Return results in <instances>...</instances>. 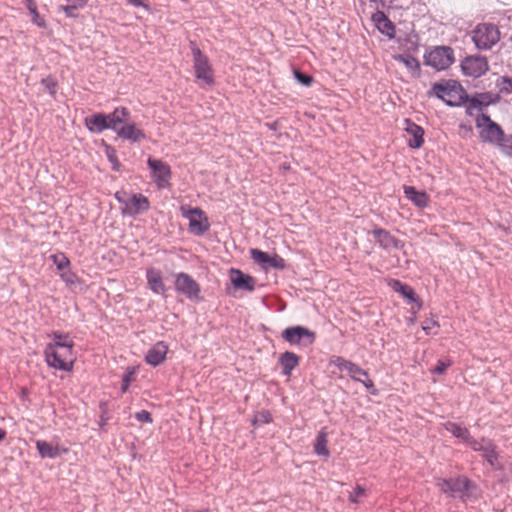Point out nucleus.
I'll use <instances>...</instances> for the list:
<instances>
[{
  "label": "nucleus",
  "instance_id": "obj_1",
  "mask_svg": "<svg viewBox=\"0 0 512 512\" xmlns=\"http://www.w3.org/2000/svg\"><path fill=\"white\" fill-rule=\"evenodd\" d=\"M49 337L51 342L46 345L44 350L48 366L62 371H71L76 359L72 338L68 334L60 332H53Z\"/></svg>",
  "mask_w": 512,
  "mask_h": 512
},
{
  "label": "nucleus",
  "instance_id": "obj_2",
  "mask_svg": "<svg viewBox=\"0 0 512 512\" xmlns=\"http://www.w3.org/2000/svg\"><path fill=\"white\" fill-rule=\"evenodd\" d=\"M190 47L196 81L209 87L213 86L215 84L214 69L208 56L194 42H191Z\"/></svg>",
  "mask_w": 512,
  "mask_h": 512
},
{
  "label": "nucleus",
  "instance_id": "obj_3",
  "mask_svg": "<svg viewBox=\"0 0 512 512\" xmlns=\"http://www.w3.org/2000/svg\"><path fill=\"white\" fill-rule=\"evenodd\" d=\"M115 199L121 204V213L124 216L136 217L150 209L149 199L141 193L127 194L117 191Z\"/></svg>",
  "mask_w": 512,
  "mask_h": 512
},
{
  "label": "nucleus",
  "instance_id": "obj_4",
  "mask_svg": "<svg viewBox=\"0 0 512 512\" xmlns=\"http://www.w3.org/2000/svg\"><path fill=\"white\" fill-rule=\"evenodd\" d=\"M455 60L454 51L449 46H435L424 55V63L437 71L449 68Z\"/></svg>",
  "mask_w": 512,
  "mask_h": 512
},
{
  "label": "nucleus",
  "instance_id": "obj_5",
  "mask_svg": "<svg viewBox=\"0 0 512 512\" xmlns=\"http://www.w3.org/2000/svg\"><path fill=\"white\" fill-rule=\"evenodd\" d=\"M472 40L478 49L489 50L500 40V31L494 24L481 23L472 31Z\"/></svg>",
  "mask_w": 512,
  "mask_h": 512
},
{
  "label": "nucleus",
  "instance_id": "obj_6",
  "mask_svg": "<svg viewBox=\"0 0 512 512\" xmlns=\"http://www.w3.org/2000/svg\"><path fill=\"white\" fill-rule=\"evenodd\" d=\"M474 486L473 482L466 476L460 475L455 478H438L437 487L441 492L450 497L460 495L463 497L467 491Z\"/></svg>",
  "mask_w": 512,
  "mask_h": 512
},
{
  "label": "nucleus",
  "instance_id": "obj_7",
  "mask_svg": "<svg viewBox=\"0 0 512 512\" xmlns=\"http://www.w3.org/2000/svg\"><path fill=\"white\" fill-rule=\"evenodd\" d=\"M180 211L189 220V230L193 234L202 235L209 229L208 218L200 208L182 206Z\"/></svg>",
  "mask_w": 512,
  "mask_h": 512
},
{
  "label": "nucleus",
  "instance_id": "obj_8",
  "mask_svg": "<svg viewBox=\"0 0 512 512\" xmlns=\"http://www.w3.org/2000/svg\"><path fill=\"white\" fill-rule=\"evenodd\" d=\"M148 167L151 170V177L156 183L158 189L170 187L172 172L170 166L159 159L149 157L147 160Z\"/></svg>",
  "mask_w": 512,
  "mask_h": 512
},
{
  "label": "nucleus",
  "instance_id": "obj_9",
  "mask_svg": "<svg viewBox=\"0 0 512 512\" xmlns=\"http://www.w3.org/2000/svg\"><path fill=\"white\" fill-rule=\"evenodd\" d=\"M175 289L178 293L183 294L189 300H200V285L187 273L180 272L175 276Z\"/></svg>",
  "mask_w": 512,
  "mask_h": 512
},
{
  "label": "nucleus",
  "instance_id": "obj_10",
  "mask_svg": "<svg viewBox=\"0 0 512 512\" xmlns=\"http://www.w3.org/2000/svg\"><path fill=\"white\" fill-rule=\"evenodd\" d=\"M489 69V63L486 57L480 55H471L465 57L461 62V70L464 75L478 78L484 75Z\"/></svg>",
  "mask_w": 512,
  "mask_h": 512
},
{
  "label": "nucleus",
  "instance_id": "obj_11",
  "mask_svg": "<svg viewBox=\"0 0 512 512\" xmlns=\"http://www.w3.org/2000/svg\"><path fill=\"white\" fill-rule=\"evenodd\" d=\"M282 338L291 345H311L315 340V333L303 326L286 328L282 332Z\"/></svg>",
  "mask_w": 512,
  "mask_h": 512
},
{
  "label": "nucleus",
  "instance_id": "obj_12",
  "mask_svg": "<svg viewBox=\"0 0 512 512\" xmlns=\"http://www.w3.org/2000/svg\"><path fill=\"white\" fill-rule=\"evenodd\" d=\"M477 128L480 130V137L484 141L498 142L501 140L503 132L501 128L491 121L486 115H481L476 119Z\"/></svg>",
  "mask_w": 512,
  "mask_h": 512
},
{
  "label": "nucleus",
  "instance_id": "obj_13",
  "mask_svg": "<svg viewBox=\"0 0 512 512\" xmlns=\"http://www.w3.org/2000/svg\"><path fill=\"white\" fill-rule=\"evenodd\" d=\"M330 363L337 367L342 373H346L352 380L366 384L368 380L367 373L358 367L356 364L340 357L334 356L331 358Z\"/></svg>",
  "mask_w": 512,
  "mask_h": 512
},
{
  "label": "nucleus",
  "instance_id": "obj_14",
  "mask_svg": "<svg viewBox=\"0 0 512 512\" xmlns=\"http://www.w3.org/2000/svg\"><path fill=\"white\" fill-rule=\"evenodd\" d=\"M251 258L264 269L272 267L275 269H284L286 264L285 260L277 254L269 255L268 253L259 249L253 248L250 250Z\"/></svg>",
  "mask_w": 512,
  "mask_h": 512
},
{
  "label": "nucleus",
  "instance_id": "obj_15",
  "mask_svg": "<svg viewBox=\"0 0 512 512\" xmlns=\"http://www.w3.org/2000/svg\"><path fill=\"white\" fill-rule=\"evenodd\" d=\"M229 277L235 289L245 290L252 292L255 289L256 280L248 274H244L241 270L231 268L229 270Z\"/></svg>",
  "mask_w": 512,
  "mask_h": 512
},
{
  "label": "nucleus",
  "instance_id": "obj_16",
  "mask_svg": "<svg viewBox=\"0 0 512 512\" xmlns=\"http://www.w3.org/2000/svg\"><path fill=\"white\" fill-rule=\"evenodd\" d=\"M372 234L379 245L384 249H401L404 245L403 243L390 234V232L382 229L376 228L372 231Z\"/></svg>",
  "mask_w": 512,
  "mask_h": 512
},
{
  "label": "nucleus",
  "instance_id": "obj_17",
  "mask_svg": "<svg viewBox=\"0 0 512 512\" xmlns=\"http://www.w3.org/2000/svg\"><path fill=\"white\" fill-rule=\"evenodd\" d=\"M405 131L411 136L408 140V146L412 149H419L424 143L423 128L410 119H405Z\"/></svg>",
  "mask_w": 512,
  "mask_h": 512
},
{
  "label": "nucleus",
  "instance_id": "obj_18",
  "mask_svg": "<svg viewBox=\"0 0 512 512\" xmlns=\"http://www.w3.org/2000/svg\"><path fill=\"white\" fill-rule=\"evenodd\" d=\"M146 279L148 287L155 293L164 295L167 291L162 273L153 267L146 270Z\"/></svg>",
  "mask_w": 512,
  "mask_h": 512
},
{
  "label": "nucleus",
  "instance_id": "obj_19",
  "mask_svg": "<svg viewBox=\"0 0 512 512\" xmlns=\"http://www.w3.org/2000/svg\"><path fill=\"white\" fill-rule=\"evenodd\" d=\"M433 94L449 105L454 104V97L457 93L455 84L450 82L435 83L432 87Z\"/></svg>",
  "mask_w": 512,
  "mask_h": 512
},
{
  "label": "nucleus",
  "instance_id": "obj_20",
  "mask_svg": "<svg viewBox=\"0 0 512 512\" xmlns=\"http://www.w3.org/2000/svg\"><path fill=\"white\" fill-rule=\"evenodd\" d=\"M116 134L120 138L131 142H140L146 138L144 131L140 129L135 123L129 121L122 125Z\"/></svg>",
  "mask_w": 512,
  "mask_h": 512
},
{
  "label": "nucleus",
  "instance_id": "obj_21",
  "mask_svg": "<svg viewBox=\"0 0 512 512\" xmlns=\"http://www.w3.org/2000/svg\"><path fill=\"white\" fill-rule=\"evenodd\" d=\"M372 21L377 29L388 38L395 37V25L382 11H377L372 15Z\"/></svg>",
  "mask_w": 512,
  "mask_h": 512
},
{
  "label": "nucleus",
  "instance_id": "obj_22",
  "mask_svg": "<svg viewBox=\"0 0 512 512\" xmlns=\"http://www.w3.org/2000/svg\"><path fill=\"white\" fill-rule=\"evenodd\" d=\"M107 117L109 129H112L116 133L122 125L129 121L130 112L126 107L121 106L115 108Z\"/></svg>",
  "mask_w": 512,
  "mask_h": 512
},
{
  "label": "nucleus",
  "instance_id": "obj_23",
  "mask_svg": "<svg viewBox=\"0 0 512 512\" xmlns=\"http://www.w3.org/2000/svg\"><path fill=\"white\" fill-rule=\"evenodd\" d=\"M168 350V345L160 341L148 351L145 359L150 365L157 366L165 360Z\"/></svg>",
  "mask_w": 512,
  "mask_h": 512
},
{
  "label": "nucleus",
  "instance_id": "obj_24",
  "mask_svg": "<svg viewBox=\"0 0 512 512\" xmlns=\"http://www.w3.org/2000/svg\"><path fill=\"white\" fill-rule=\"evenodd\" d=\"M85 126L93 133H101L109 129L108 117L103 113H96L85 118Z\"/></svg>",
  "mask_w": 512,
  "mask_h": 512
},
{
  "label": "nucleus",
  "instance_id": "obj_25",
  "mask_svg": "<svg viewBox=\"0 0 512 512\" xmlns=\"http://www.w3.org/2000/svg\"><path fill=\"white\" fill-rule=\"evenodd\" d=\"M404 194L419 208H425L429 204V195L425 191H417L413 186H404Z\"/></svg>",
  "mask_w": 512,
  "mask_h": 512
},
{
  "label": "nucleus",
  "instance_id": "obj_26",
  "mask_svg": "<svg viewBox=\"0 0 512 512\" xmlns=\"http://www.w3.org/2000/svg\"><path fill=\"white\" fill-rule=\"evenodd\" d=\"M36 448L42 458L54 459L68 452L67 448L60 449L58 446H52L50 443L43 440L36 442Z\"/></svg>",
  "mask_w": 512,
  "mask_h": 512
},
{
  "label": "nucleus",
  "instance_id": "obj_27",
  "mask_svg": "<svg viewBox=\"0 0 512 512\" xmlns=\"http://www.w3.org/2000/svg\"><path fill=\"white\" fill-rule=\"evenodd\" d=\"M394 60L402 63L410 71L412 76H419L420 62L409 54H398L393 56Z\"/></svg>",
  "mask_w": 512,
  "mask_h": 512
},
{
  "label": "nucleus",
  "instance_id": "obj_28",
  "mask_svg": "<svg viewBox=\"0 0 512 512\" xmlns=\"http://www.w3.org/2000/svg\"><path fill=\"white\" fill-rule=\"evenodd\" d=\"M66 4L61 5L59 10L63 11L69 18H77L78 11L88 4L89 0H65Z\"/></svg>",
  "mask_w": 512,
  "mask_h": 512
},
{
  "label": "nucleus",
  "instance_id": "obj_29",
  "mask_svg": "<svg viewBox=\"0 0 512 512\" xmlns=\"http://www.w3.org/2000/svg\"><path fill=\"white\" fill-rule=\"evenodd\" d=\"M327 443V433L325 431V428H323L317 434L316 441L314 444V452L318 456L328 457L330 455V451L327 447Z\"/></svg>",
  "mask_w": 512,
  "mask_h": 512
},
{
  "label": "nucleus",
  "instance_id": "obj_30",
  "mask_svg": "<svg viewBox=\"0 0 512 512\" xmlns=\"http://www.w3.org/2000/svg\"><path fill=\"white\" fill-rule=\"evenodd\" d=\"M281 365L283 367V372L287 375L298 365L299 357L293 352H285L281 356Z\"/></svg>",
  "mask_w": 512,
  "mask_h": 512
},
{
  "label": "nucleus",
  "instance_id": "obj_31",
  "mask_svg": "<svg viewBox=\"0 0 512 512\" xmlns=\"http://www.w3.org/2000/svg\"><path fill=\"white\" fill-rule=\"evenodd\" d=\"M445 429L457 438L463 439L465 441L470 440L469 430L458 423L447 422L445 424Z\"/></svg>",
  "mask_w": 512,
  "mask_h": 512
},
{
  "label": "nucleus",
  "instance_id": "obj_32",
  "mask_svg": "<svg viewBox=\"0 0 512 512\" xmlns=\"http://www.w3.org/2000/svg\"><path fill=\"white\" fill-rule=\"evenodd\" d=\"M482 453L483 458L488 462V464L491 467H496L498 454L496 452V446L492 442L488 441L487 444H485V449Z\"/></svg>",
  "mask_w": 512,
  "mask_h": 512
},
{
  "label": "nucleus",
  "instance_id": "obj_33",
  "mask_svg": "<svg viewBox=\"0 0 512 512\" xmlns=\"http://www.w3.org/2000/svg\"><path fill=\"white\" fill-rule=\"evenodd\" d=\"M273 421L272 414L269 410H261L255 413L252 419V425L257 427L263 424H268Z\"/></svg>",
  "mask_w": 512,
  "mask_h": 512
},
{
  "label": "nucleus",
  "instance_id": "obj_34",
  "mask_svg": "<svg viewBox=\"0 0 512 512\" xmlns=\"http://www.w3.org/2000/svg\"><path fill=\"white\" fill-rule=\"evenodd\" d=\"M99 409H100L99 427L101 430H104L105 426L107 425L108 421L110 420L108 401L101 400L99 403Z\"/></svg>",
  "mask_w": 512,
  "mask_h": 512
},
{
  "label": "nucleus",
  "instance_id": "obj_35",
  "mask_svg": "<svg viewBox=\"0 0 512 512\" xmlns=\"http://www.w3.org/2000/svg\"><path fill=\"white\" fill-rule=\"evenodd\" d=\"M27 9L32 15V21L34 24H36L38 27L45 28L46 27V21L43 17L40 16L37 5L35 1H29V5H27Z\"/></svg>",
  "mask_w": 512,
  "mask_h": 512
},
{
  "label": "nucleus",
  "instance_id": "obj_36",
  "mask_svg": "<svg viewBox=\"0 0 512 512\" xmlns=\"http://www.w3.org/2000/svg\"><path fill=\"white\" fill-rule=\"evenodd\" d=\"M51 259L53 260L54 264L56 265L57 269L60 271H63L65 269H68L70 267V260L69 258L62 252L53 254L51 256Z\"/></svg>",
  "mask_w": 512,
  "mask_h": 512
},
{
  "label": "nucleus",
  "instance_id": "obj_37",
  "mask_svg": "<svg viewBox=\"0 0 512 512\" xmlns=\"http://www.w3.org/2000/svg\"><path fill=\"white\" fill-rule=\"evenodd\" d=\"M496 87L500 93L509 94L512 92V78L501 76L496 81Z\"/></svg>",
  "mask_w": 512,
  "mask_h": 512
},
{
  "label": "nucleus",
  "instance_id": "obj_38",
  "mask_svg": "<svg viewBox=\"0 0 512 512\" xmlns=\"http://www.w3.org/2000/svg\"><path fill=\"white\" fill-rule=\"evenodd\" d=\"M403 297H405L409 302H418V308L421 307V302L418 299V296L416 295L414 289L409 286L405 285V287L399 292Z\"/></svg>",
  "mask_w": 512,
  "mask_h": 512
},
{
  "label": "nucleus",
  "instance_id": "obj_39",
  "mask_svg": "<svg viewBox=\"0 0 512 512\" xmlns=\"http://www.w3.org/2000/svg\"><path fill=\"white\" fill-rule=\"evenodd\" d=\"M440 327L438 321L434 319H426L422 323V329L426 332V334H437V329Z\"/></svg>",
  "mask_w": 512,
  "mask_h": 512
},
{
  "label": "nucleus",
  "instance_id": "obj_40",
  "mask_svg": "<svg viewBox=\"0 0 512 512\" xmlns=\"http://www.w3.org/2000/svg\"><path fill=\"white\" fill-rule=\"evenodd\" d=\"M107 157L109 161L112 163L113 170L119 171L121 164L117 158L116 150L114 148H107Z\"/></svg>",
  "mask_w": 512,
  "mask_h": 512
},
{
  "label": "nucleus",
  "instance_id": "obj_41",
  "mask_svg": "<svg viewBox=\"0 0 512 512\" xmlns=\"http://www.w3.org/2000/svg\"><path fill=\"white\" fill-rule=\"evenodd\" d=\"M60 277L68 285H74L77 282L76 274L69 270V268L63 270Z\"/></svg>",
  "mask_w": 512,
  "mask_h": 512
},
{
  "label": "nucleus",
  "instance_id": "obj_42",
  "mask_svg": "<svg viewBox=\"0 0 512 512\" xmlns=\"http://www.w3.org/2000/svg\"><path fill=\"white\" fill-rule=\"evenodd\" d=\"M295 78L305 86H310L313 82V78L307 74H304L298 70L294 71Z\"/></svg>",
  "mask_w": 512,
  "mask_h": 512
},
{
  "label": "nucleus",
  "instance_id": "obj_43",
  "mask_svg": "<svg viewBox=\"0 0 512 512\" xmlns=\"http://www.w3.org/2000/svg\"><path fill=\"white\" fill-rule=\"evenodd\" d=\"M450 365V360H439L437 365L432 369V373L442 374Z\"/></svg>",
  "mask_w": 512,
  "mask_h": 512
},
{
  "label": "nucleus",
  "instance_id": "obj_44",
  "mask_svg": "<svg viewBox=\"0 0 512 512\" xmlns=\"http://www.w3.org/2000/svg\"><path fill=\"white\" fill-rule=\"evenodd\" d=\"M365 493V489L360 486V485H357L354 489L353 492L350 493L349 495V501H351L352 503H358V498L362 495H364Z\"/></svg>",
  "mask_w": 512,
  "mask_h": 512
},
{
  "label": "nucleus",
  "instance_id": "obj_45",
  "mask_svg": "<svg viewBox=\"0 0 512 512\" xmlns=\"http://www.w3.org/2000/svg\"><path fill=\"white\" fill-rule=\"evenodd\" d=\"M135 418L140 422H152L151 414L146 410H141L135 413Z\"/></svg>",
  "mask_w": 512,
  "mask_h": 512
},
{
  "label": "nucleus",
  "instance_id": "obj_46",
  "mask_svg": "<svg viewBox=\"0 0 512 512\" xmlns=\"http://www.w3.org/2000/svg\"><path fill=\"white\" fill-rule=\"evenodd\" d=\"M474 451L482 452L485 449V445L481 444L470 436V440H466Z\"/></svg>",
  "mask_w": 512,
  "mask_h": 512
},
{
  "label": "nucleus",
  "instance_id": "obj_47",
  "mask_svg": "<svg viewBox=\"0 0 512 512\" xmlns=\"http://www.w3.org/2000/svg\"><path fill=\"white\" fill-rule=\"evenodd\" d=\"M389 285L395 292L399 293L406 284H403L401 281L394 279L390 281Z\"/></svg>",
  "mask_w": 512,
  "mask_h": 512
},
{
  "label": "nucleus",
  "instance_id": "obj_48",
  "mask_svg": "<svg viewBox=\"0 0 512 512\" xmlns=\"http://www.w3.org/2000/svg\"><path fill=\"white\" fill-rule=\"evenodd\" d=\"M129 4L136 7H144L147 8V5L144 4L143 0H127Z\"/></svg>",
  "mask_w": 512,
  "mask_h": 512
},
{
  "label": "nucleus",
  "instance_id": "obj_49",
  "mask_svg": "<svg viewBox=\"0 0 512 512\" xmlns=\"http://www.w3.org/2000/svg\"><path fill=\"white\" fill-rule=\"evenodd\" d=\"M365 389H366L367 393H369V394H372V395L378 394V390H377L376 386H365Z\"/></svg>",
  "mask_w": 512,
  "mask_h": 512
},
{
  "label": "nucleus",
  "instance_id": "obj_50",
  "mask_svg": "<svg viewBox=\"0 0 512 512\" xmlns=\"http://www.w3.org/2000/svg\"><path fill=\"white\" fill-rule=\"evenodd\" d=\"M42 82L49 89V91L51 92V80L50 79H45Z\"/></svg>",
  "mask_w": 512,
  "mask_h": 512
},
{
  "label": "nucleus",
  "instance_id": "obj_51",
  "mask_svg": "<svg viewBox=\"0 0 512 512\" xmlns=\"http://www.w3.org/2000/svg\"><path fill=\"white\" fill-rule=\"evenodd\" d=\"M134 379L130 377V375L125 376L124 378V384H128L130 381H133Z\"/></svg>",
  "mask_w": 512,
  "mask_h": 512
},
{
  "label": "nucleus",
  "instance_id": "obj_52",
  "mask_svg": "<svg viewBox=\"0 0 512 512\" xmlns=\"http://www.w3.org/2000/svg\"><path fill=\"white\" fill-rule=\"evenodd\" d=\"M5 436H6V432L2 428H0V441L3 440L5 438Z\"/></svg>",
  "mask_w": 512,
  "mask_h": 512
},
{
  "label": "nucleus",
  "instance_id": "obj_53",
  "mask_svg": "<svg viewBox=\"0 0 512 512\" xmlns=\"http://www.w3.org/2000/svg\"><path fill=\"white\" fill-rule=\"evenodd\" d=\"M121 387H122V393H125V392H127V391H128V387H129V386L123 385V386H121Z\"/></svg>",
  "mask_w": 512,
  "mask_h": 512
},
{
  "label": "nucleus",
  "instance_id": "obj_54",
  "mask_svg": "<svg viewBox=\"0 0 512 512\" xmlns=\"http://www.w3.org/2000/svg\"><path fill=\"white\" fill-rule=\"evenodd\" d=\"M27 389L25 387L22 388V395L25 396L27 395Z\"/></svg>",
  "mask_w": 512,
  "mask_h": 512
},
{
  "label": "nucleus",
  "instance_id": "obj_55",
  "mask_svg": "<svg viewBox=\"0 0 512 512\" xmlns=\"http://www.w3.org/2000/svg\"><path fill=\"white\" fill-rule=\"evenodd\" d=\"M509 155H512V147L510 148V151L508 152Z\"/></svg>",
  "mask_w": 512,
  "mask_h": 512
},
{
  "label": "nucleus",
  "instance_id": "obj_56",
  "mask_svg": "<svg viewBox=\"0 0 512 512\" xmlns=\"http://www.w3.org/2000/svg\"><path fill=\"white\" fill-rule=\"evenodd\" d=\"M197 512H208V510H201V511H197Z\"/></svg>",
  "mask_w": 512,
  "mask_h": 512
},
{
  "label": "nucleus",
  "instance_id": "obj_57",
  "mask_svg": "<svg viewBox=\"0 0 512 512\" xmlns=\"http://www.w3.org/2000/svg\"><path fill=\"white\" fill-rule=\"evenodd\" d=\"M370 2H376L377 0H369Z\"/></svg>",
  "mask_w": 512,
  "mask_h": 512
}]
</instances>
